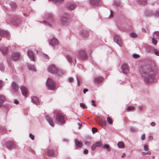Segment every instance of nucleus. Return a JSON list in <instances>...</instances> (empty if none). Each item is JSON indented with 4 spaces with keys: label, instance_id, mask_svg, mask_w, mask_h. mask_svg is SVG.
Here are the masks:
<instances>
[{
    "label": "nucleus",
    "instance_id": "nucleus-1",
    "mask_svg": "<svg viewBox=\"0 0 159 159\" xmlns=\"http://www.w3.org/2000/svg\"><path fill=\"white\" fill-rule=\"evenodd\" d=\"M139 71L142 79L146 84L151 82L155 79V75L157 71L155 65L141 66Z\"/></svg>",
    "mask_w": 159,
    "mask_h": 159
},
{
    "label": "nucleus",
    "instance_id": "nucleus-2",
    "mask_svg": "<svg viewBox=\"0 0 159 159\" xmlns=\"http://www.w3.org/2000/svg\"><path fill=\"white\" fill-rule=\"evenodd\" d=\"M45 19L47 21L44 20L43 21V23H44L46 26H51V24L54 22V17L53 14L50 13H48L46 14Z\"/></svg>",
    "mask_w": 159,
    "mask_h": 159
},
{
    "label": "nucleus",
    "instance_id": "nucleus-3",
    "mask_svg": "<svg viewBox=\"0 0 159 159\" xmlns=\"http://www.w3.org/2000/svg\"><path fill=\"white\" fill-rule=\"evenodd\" d=\"M61 23L64 25L67 26L71 23L72 20L70 16L67 14L64 15L61 18Z\"/></svg>",
    "mask_w": 159,
    "mask_h": 159
},
{
    "label": "nucleus",
    "instance_id": "nucleus-4",
    "mask_svg": "<svg viewBox=\"0 0 159 159\" xmlns=\"http://www.w3.org/2000/svg\"><path fill=\"white\" fill-rule=\"evenodd\" d=\"M20 56V54L18 52H14L12 53L11 56H9L7 57V61L9 66H10V60L16 61L17 60Z\"/></svg>",
    "mask_w": 159,
    "mask_h": 159
},
{
    "label": "nucleus",
    "instance_id": "nucleus-5",
    "mask_svg": "<svg viewBox=\"0 0 159 159\" xmlns=\"http://www.w3.org/2000/svg\"><path fill=\"white\" fill-rule=\"evenodd\" d=\"M46 84L47 87L50 90H53L55 89L56 84L51 78H49L47 79Z\"/></svg>",
    "mask_w": 159,
    "mask_h": 159
},
{
    "label": "nucleus",
    "instance_id": "nucleus-6",
    "mask_svg": "<svg viewBox=\"0 0 159 159\" xmlns=\"http://www.w3.org/2000/svg\"><path fill=\"white\" fill-rule=\"evenodd\" d=\"M55 119L57 122H59L61 124H64L65 122V120L64 117L61 114L59 113H57L55 116Z\"/></svg>",
    "mask_w": 159,
    "mask_h": 159
},
{
    "label": "nucleus",
    "instance_id": "nucleus-7",
    "mask_svg": "<svg viewBox=\"0 0 159 159\" xmlns=\"http://www.w3.org/2000/svg\"><path fill=\"white\" fill-rule=\"evenodd\" d=\"M58 68L54 64L51 65L49 66L47 68L48 72L51 73L55 75L57 70Z\"/></svg>",
    "mask_w": 159,
    "mask_h": 159
},
{
    "label": "nucleus",
    "instance_id": "nucleus-8",
    "mask_svg": "<svg viewBox=\"0 0 159 159\" xmlns=\"http://www.w3.org/2000/svg\"><path fill=\"white\" fill-rule=\"evenodd\" d=\"M114 40L120 47H122V41L119 35H115L114 37Z\"/></svg>",
    "mask_w": 159,
    "mask_h": 159
},
{
    "label": "nucleus",
    "instance_id": "nucleus-9",
    "mask_svg": "<svg viewBox=\"0 0 159 159\" xmlns=\"http://www.w3.org/2000/svg\"><path fill=\"white\" fill-rule=\"evenodd\" d=\"M6 37L7 39H8L10 37L9 34L7 31L3 30L0 29V40L2 37Z\"/></svg>",
    "mask_w": 159,
    "mask_h": 159
},
{
    "label": "nucleus",
    "instance_id": "nucleus-10",
    "mask_svg": "<svg viewBox=\"0 0 159 159\" xmlns=\"http://www.w3.org/2000/svg\"><path fill=\"white\" fill-rule=\"evenodd\" d=\"M121 69L122 72L123 74H126L129 72L128 67L126 64H122L121 66Z\"/></svg>",
    "mask_w": 159,
    "mask_h": 159
},
{
    "label": "nucleus",
    "instance_id": "nucleus-11",
    "mask_svg": "<svg viewBox=\"0 0 159 159\" xmlns=\"http://www.w3.org/2000/svg\"><path fill=\"white\" fill-rule=\"evenodd\" d=\"M80 34L82 37L84 38H87L89 36L88 32L84 30H82L80 31Z\"/></svg>",
    "mask_w": 159,
    "mask_h": 159
},
{
    "label": "nucleus",
    "instance_id": "nucleus-12",
    "mask_svg": "<svg viewBox=\"0 0 159 159\" xmlns=\"http://www.w3.org/2000/svg\"><path fill=\"white\" fill-rule=\"evenodd\" d=\"M6 147L9 149H11L15 148L16 146L15 144L12 141H9L7 142L6 143Z\"/></svg>",
    "mask_w": 159,
    "mask_h": 159
},
{
    "label": "nucleus",
    "instance_id": "nucleus-13",
    "mask_svg": "<svg viewBox=\"0 0 159 159\" xmlns=\"http://www.w3.org/2000/svg\"><path fill=\"white\" fill-rule=\"evenodd\" d=\"M102 145V143L100 141L96 142L93 144L91 147V149L92 151H94L97 147H100Z\"/></svg>",
    "mask_w": 159,
    "mask_h": 159
},
{
    "label": "nucleus",
    "instance_id": "nucleus-14",
    "mask_svg": "<svg viewBox=\"0 0 159 159\" xmlns=\"http://www.w3.org/2000/svg\"><path fill=\"white\" fill-rule=\"evenodd\" d=\"M49 44L53 46H54L55 45L58 44V41L57 39L53 38L49 40Z\"/></svg>",
    "mask_w": 159,
    "mask_h": 159
},
{
    "label": "nucleus",
    "instance_id": "nucleus-15",
    "mask_svg": "<svg viewBox=\"0 0 159 159\" xmlns=\"http://www.w3.org/2000/svg\"><path fill=\"white\" fill-rule=\"evenodd\" d=\"M11 90L13 93H16L18 90V88L16 84L14 82H13L11 84Z\"/></svg>",
    "mask_w": 159,
    "mask_h": 159
},
{
    "label": "nucleus",
    "instance_id": "nucleus-16",
    "mask_svg": "<svg viewBox=\"0 0 159 159\" xmlns=\"http://www.w3.org/2000/svg\"><path fill=\"white\" fill-rule=\"evenodd\" d=\"M65 73L66 72L65 71L58 68L57 70L56 71L55 75L57 76H61L65 74Z\"/></svg>",
    "mask_w": 159,
    "mask_h": 159
},
{
    "label": "nucleus",
    "instance_id": "nucleus-17",
    "mask_svg": "<svg viewBox=\"0 0 159 159\" xmlns=\"http://www.w3.org/2000/svg\"><path fill=\"white\" fill-rule=\"evenodd\" d=\"M21 22V20L19 18H15L14 19L12 20L11 21V23L14 26L19 25L20 23Z\"/></svg>",
    "mask_w": 159,
    "mask_h": 159
},
{
    "label": "nucleus",
    "instance_id": "nucleus-18",
    "mask_svg": "<svg viewBox=\"0 0 159 159\" xmlns=\"http://www.w3.org/2000/svg\"><path fill=\"white\" fill-rule=\"evenodd\" d=\"M77 6V4L75 3L70 4L66 6L67 9L70 11L74 10Z\"/></svg>",
    "mask_w": 159,
    "mask_h": 159
},
{
    "label": "nucleus",
    "instance_id": "nucleus-19",
    "mask_svg": "<svg viewBox=\"0 0 159 159\" xmlns=\"http://www.w3.org/2000/svg\"><path fill=\"white\" fill-rule=\"evenodd\" d=\"M20 89L23 95L24 96L25 98L26 97L27 94V89L24 86H22L20 88Z\"/></svg>",
    "mask_w": 159,
    "mask_h": 159
},
{
    "label": "nucleus",
    "instance_id": "nucleus-20",
    "mask_svg": "<svg viewBox=\"0 0 159 159\" xmlns=\"http://www.w3.org/2000/svg\"><path fill=\"white\" fill-rule=\"evenodd\" d=\"M90 4L93 6H98L100 4V0H90Z\"/></svg>",
    "mask_w": 159,
    "mask_h": 159
},
{
    "label": "nucleus",
    "instance_id": "nucleus-21",
    "mask_svg": "<svg viewBox=\"0 0 159 159\" xmlns=\"http://www.w3.org/2000/svg\"><path fill=\"white\" fill-rule=\"evenodd\" d=\"M46 119L47 121L48 122L49 124L52 127H53L54 126V124L53 120L52 119L48 116H46Z\"/></svg>",
    "mask_w": 159,
    "mask_h": 159
},
{
    "label": "nucleus",
    "instance_id": "nucleus-22",
    "mask_svg": "<svg viewBox=\"0 0 159 159\" xmlns=\"http://www.w3.org/2000/svg\"><path fill=\"white\" fill-rule=\"evenodd\" d=\"M80 57L83 59L86 58L87 57L85 52L84 50H81L79 52Z\"/></svg>",
    "mask_w": 159,
    "mask_h": 159
},
{
    "label": "nucleus",
    "instance_id": "nucleus-23",
    "mask_svg": "<svg viewBox=\"0 0 159 159\" xmlns=\"http://www.w3.org/2000/svg\"><path fill=\"white\" fill-rule=\"evenodd\" d=\"M31 101L33 103L37 105H38L39 103L38 99L36 97L32 96L31 97Z\"/></svg>",
    "mask_w": 159,
    "mask_h": 159
},
{
    "label": "nucleus",
    "instance_id": "nucleus-24",
    "mask_svg": "<svg viewBox=\"0 0 159 159\" xmlns=\"http://www.w3.org/2000/svg\"><path fill=\"white\" fill-rule=\"evenodd\" d=\"M0 50L2 53L5 55L7 53L8 48L6 46H3L0 48Z\"/></svg>",
    "mask_w": 159,
    "mask_h": 159
},
{
    "label": "nucleus",
    "instance_id": "nucleus-25",
    "mask_svg": "<svg viewBox=\"0 0 159 159\" xmlns=\"http://www.w3.org/2000/svg\"><path fill=\"white\" fill-rule=\"evenodd\" d=\"M27 66L28 69L32 71H35V68L34 65L30 64H27Z\"/></svg>",
    "mask_w": 159,
    "mask_h": 159
},
{
    "label": "nucleus",
    "instance_id": "nucleus-26",
    "mask_svg": "<svg viewBox=\"0 0 159 159\" xmlns=\"http://www.w3.org/2000/svg\"><path fill=\"white\" fill-rule=\"evenodd\" d=\"M28 55L31 60L34 61V57L33 53L31 51L28 52Z\"/></svg>",
    "mask_w": 159,
    "mask_h": 159
},
{
    "label": "nucleus",
    "instance_id": "nucleus-27",
    "mask_svg": "<svg viewBox=\"0 0 159 159\" xmlns=\"http://www.w3.org/2000/svg\"><path fill=\"white\" fill-rule=\"evenodd\" d=\"M103 80V78L101 77H96L94 78L95 82L97 83H100Z\"/></svg>",
    "mask_w": 159,
    "mask_h": 159
},
{
    "label": "nucleus",
    "instance_id": "nucleus-28",
    "mask_svg": "<svg viewBox=\"0 0 159 159\" xmlns=\"http://www.w3.org/2000/svg\"><path fill=\"white\" fill-rule=\"evenodd\" d=\"M136 2L138 4L145 5L147 4L146 0H137Z\"/></svg>",
    "mask_w": 159,
    "mask_h": 159
},
{
    "label": "nucleus",
    "instance_id": "nucleus-29",
    "mask_svg": "<svg viewBox=\"0 0 159 159\" xmlns=\"http://www.w3.org/2000/svg\"><path fill=\"white\" fill-rule=\"evenodd\" d=\"M153 37L156 39H159V31L154 32L153 33Z\"/></svg>",
    "mask_w": 159,
    "mask_h": 159
},
{
    "label": "nucleus",
    "instance_id": "nucleus-30",
    "mask_svg": "<svg viewBox=\"0 0 159 159\" xmlns=\"http://www.w3.org/2000/svg\"><path fill=\"white\" fill-rule=\"evenodd\" d=\"M153 48L151 47H147L146 49V51L148 53H152Z\"/></svg>",
    "mask_w": 159,
    "mask_h": 159
},
{
    "label": "nucleus",
    "instance_id": "nucleus-31",
    "mask_svg": "<svg viewBox=\"0 0 159 159\" xmlns=\"http://www.w3.org/2000/svg\"><path fill=\"white\" fill-rule=\"evenodd\" d=\"M117 146L119 148H123L125 147V144L123 142H120L118 143Z\"/></svg>",
    "mask_w": 159,
    "mask_h": 159
},
{
    "label": "nucleus",
    "instance_id": "nucleus-32",
    "mask_svg": "<svg viewBox=\"0 0 159 159\" xmlns=\"http://www.w3.org/2000/svg\"><path fill=\"white\" fill-rule=\"evenodd\" d=\"M75 145L79 147H82V146L83 143L77 140H75Z\"/></svg>",
    "mask_w": 159,
    "mask_h": 159
},
{
    "label": "nucleus",
    "instance_id": "nucleus-33",
    "mask_svg": "<svg viewBox=\"0 0 159 159\" xmlns=\"http://www.w3.org/2000/svg\"><path fill=\"white\" fill-rule=\"evenodd\" d=\"M66 57L69 62L71 64V62H72L73 61V57L69 55H67Z\"/></svg>",
    "mask_w": 159,
    "mask_h": 159
},
{
    "label": "nucleus",
    "instance_id": "nucleus-34",
    "mask_svg": "<svg viewBox=\"0 0 159 159\" xmlns=\"http://www.w3.org/2000/svg\"><path fill=\"white\" fill-rule=\"evenodd\" d=\"M152 52V53L155 55L157 56H159V51L157 49L153 48V49Z\"/></svg>",
    "mask_w": 159,
    "mask_h": 159
},
{
    "label": "nucleus",
    "instance_id": "nucleus-35",
    "mask_svg": "<svg viewBox=\"0 0 159 159\" xmlns=\"http://www.w3.org/2000/svg\"><path fill=\"white\" fill-rule=\"evenodd\" d=\"M10 5L11 9L13 10H15L16 9V4L13 2H11L10 3Z\"/></svg>",
    "mask_w": 159,
    "mask_h": 159
},
{
    "label": "nucleus",
    "instance_id": "nucleus-36",
    "mask_svg": "<svg viewBox=\"0 0 159 159\" xmlns=\"http://www.w3.org/2000/svg\"><path fill=\"white\" fill-rule=\"evenodd\" d=\"M130 37L136 38L138 36L137 34L134 32H131L130 34Z\"/></svg>",
    "mask_w": 159,
    "mask_h": 159
},
{
    "label": "nucleus",
    "instance_id": "nucleus-37",
    "mask_svg": "<svg viewBox=\"0 0 159 159\" xmlns=\"http://www.w3.org/2000/svg\"><path fill=\"white\" fill-rule=\"evenodd\" d=\"M5 100V98L4 96L0 95V103H2Z\"/></svg>",
    "mask_w": 159,
    "mask_h": 159
},
{
    "label": "nucleus",
    "instance_id": "nucleus-38",
    "mask_svg": "<svg viewBox=\"0 0 159 159\" xmlns=\"http://www.w3.org/2000/svg\"><path fill=\"white\" fill-rule=\"evenodd\" d=\"M103 148H106L108 152H110L111 150V148L108 145L104 144L103 146Z\"/></svg>",
    "mask_w": 159,
    "mask_h": 159
},
{
    "label": "nucleus",
    "instance_id": "nucleus-39",
    "mask_svg": "<svg viewBox=\"0 0 159 159\" xmlns=\"http://www.w3.org/2000/svg\"><path fill=\"white\" fill-rule=\"evenodd\" d=\"M46 153L49 156H52L54 155V152L52 150H48L46 152Z\"/></svg>",
    "mask_w": 159,
    "mask_h": 159
},
{
    "label": "nucleus",
    "instance_id": "nucleus-40",
    "mask_svg": "<svg viewBox=\"0 0 159 159\" xmlns=\"http://www.w3.org/2000/svg\"><path fill=\"white\" fill-rule=\"evenodd\" d=\"M4 66L3 64L2 63H0V70L1 71H4Z\"/></svg>",
    "mask_w": 159,
    "mask_h": 159
},
{
    "label": "nucleus",
    "instance_id": "nucleus-41",
    "mask_svg": "<svg viewBox=\"0 0 159 159\" xmlns=\"http://www.w3.org/2000/svg\"><path fill=\"white\" fill-rule=\"evenodd\" d=\"M107 121L110 124H112V119L109 117L107 118Z\"/></svg>",
    "mask_w": 159,
    "mask_h": 159
},
{
    "label": "nucleus",
    "instance_id": "nucleus-42",
    "mask_svg": "<svg viewBox=\"0 0 159 159\" xmlns=\"http://www.w3.org/2000/svg\"><path fill=\"white\" fill-rule=\"evenodd\" d=\"M141 154L142 155H150L151 154V152L150 151H148L146 152H142L141 153Z\"/></svg>",
    "mask_w": 159,
    "mask_h": 159
},
{
    "label": "nucleus",
    "instance_id": "nucleus-43",
    "mask_svg": "<svg viewBox=\"0 0 159 159\" xmlns=\"http://www.w3.org/2000/svg\"><path fill=\"white\" fill-rule=\"evenodd\" d=\"M6 131V129L3 127L0 126V131H1L2 133H4Z\"/></svg>",
    "mask_w": 159,
    "mask_h": 159
},
{
    "label": "nucleus",
    "instance_id": "nucleus-44",
    "mask_svg": "<svg viewBox=\"0 0 159 159\" xmlns=\"http://www.w3.org/2000/svg\"><path fill=\"white\" fill-rule=\"evenodd\" d=\"M152 43L155 45H156L157 43V41L154 38V37H153V38H152Z\"/></svg>",
    "mask_w": 159,
    "mask_h": 159
},
{
    "label": "nucleus",
    "instance_id": "nucleus-45",
    "mask_svg": "<svg viewBox=\"0 0 159 159\" xmlns=\"http://www.w3.org/2000/svg\"><path fill=\"white\" fill-rule=\"evenodd\" d=\"M134 108V107L133 106H129L127 109V111H129L133 109Z\"/></svg>",
    "mask_w": 159,
    "mask_h": 159
},
{
    "label": "nucleus",
    "instance_id": "nucleus-46",
    "mask_svg": "<svg viewBox=\"0 0 159 159\" xmlns=\"http://www.w3.org/2000/svg\"><path fill=\"white\" fill-rule=\"evenodd\" d=\"M133 57L134 58H138L139 57V55L138 54L134 53L132 54Z\"/></svg>",
    "mask_w": 159,
    "mask_h": 159
},
{
    "label": "nucleus",
    "instance_id": "nucleus-47",
    "mask_svg": "<svg viewBox=\"0 0 159 159\" xmlns=\"http://www.w3.org/2000/svg\"><path fill=\"white\" fill-rule=\"evenodd\" d=\"M97 130L98 129H97V128H96L95 127H93L92 128V131L93 133L94 134L97 131Z\"/></svg>",
    "mask_w": 159,
    "mask_h": 159
},
{
    "label": "nucleus",
    "instance_id": "nucleus-48",
    "mask_svg": "<svg viewBox=\"0 0 159 159\" xmlns=\"http://www.w3.org/2000/svg\"><path fill=\"white\" fill-rule=\"evenodd\" d=\"M154 15L156 17H159V11H156L154 12Z\"/></svg>",
    "mask_w": 159,
    "mask_h": 159
},
{
    "label": "nucleus",
    "instance_id": "nucleus-49",
    "mask_svg": "<svg viewBox=\"0 0 159 159\" xmlns=\"http://www.w3.org/2000/svg\"><path fill=\"white\" fill-rule=\"evenodd\" d=\"M91 105L93 107H96V105L94 100H92L91 101Z\"/></svg>",
    "mask_w": 159,
    "mask_h": 159
},
{
    "label": "nucleus",
    "instance_id": "nucleus-50",
    "mask_svg": "<svg viewBox=\"0 0 159 159\" xmlns=\"http://www.w3.org/2000/svg\"><path fill=\"white\" fill-rule=\"evenodd\" d=\"M114 16V12L112 10H110V15L109 18L112 17Z\"/></svg>",
    "mask_w": 159,
    "mask_h": 159
},
{
    "label": "nucleus",
    "instance_id": "nucleus-51",
    "mask_svg": "<svg viewBox=\"0 0 159 159\" xmlns=\"http://www.w3.org/2000/svg\"><path fill=\"white\" fill-rule=\"evenodd\" d=\"M29 137L32 140H34V136L32 134L30 133L29 134Z\"/></svg>",
    "mask_w": 159,
    "mask_h": 159
},
{
    "label": "nucleus",
    "instance_id": "nucleus-52",
    "mask_svg": "<svg viewBox=\"0 0 159 159\" xmlns=\"http://www.w3.org/2000/svg\"><path fill=\"white\" fill-rule=\"evenodd\" d=\"M80 106L81 107H83V108H86V105L84 103H80Z\"/></svg>",
    "mask_w": 159,
    "mask_h": 159
},
{
    "label": "nucleus",
    "instance_id": "nucleus-53",
    "mask_svg": "<svg viewBox=\"0 0 159 159\" xmlns=\"http://www.w3.org/2000/svg\"><path fill=\"white\" fill-rule=\"evenodd\" d=\"M145 136H146V135H145V134H143V135L141 137V139L142 140H143L145 139Z\"/></svg>",
    "mask_w": 159,
    "mask_h": 159
},
{
    "label": "nucleus",
    "instance_id": "nucleus-54",
    "mask_svg": "<svg viewBox=\"0 0 159 159\" xmlns=\"http://www.w3.org/2000/svg\"><path fill=\"white\" fill-rule=\"evenodd\" d=\"M43 57L47 59H49V57L46 54H43Z\"/></svg>",
    "mask_w": 159,
    "mask_h": 159
},
{
    "label": "nucleus",
    "instance_id": "nucleus-55",
    "mask_svg": "<svg viewBox=\"0 0 159 159\" xmlns=\"http://www.w3.org/2000/svg\"><path fill=\"white\" fill-rule=\"evenodd\" d=\"M138 108L139 110V111H142L143 110V107L141 106H139L138 107Z\"/></svg>",
    "mask_w": 159,
    "mask_h": 159
},
{
    "label": "nucleus",
    "instance_id": "nucleus-56",
    "mask_svg": "<svg viewBox=\"0 0 159 159\" xmlns=\"http://www.w3.org/2000/svg\"><path fill=\"white\" fill-rule=\"evenodd\" d=\"M3 82L2 81L0 80V89H1L2 87V86H3Z\"/></svg>",
    "mask_w": 159,
    "mask_h": 159
},
{
    "label": "nucleus",
    "instance_id": "nucleus-57",
    "mask_svg": "<svg viewBox=\"0 0 159 159\" xmlns=\"http://www.w3.org/2000/svg\"><path fill=\"white\" fill-rule=\"evenodd\" d=\"M73 78L72 77H70L68 79V81L70 82H73Z\"/></svg>",
    "mask_w": 159,
    "mask_h": 159
},
{
    "label": "nucleus",
    "instance_id": "nucleus-58",
    "mask_svg": "<svg viewBox=\"0 0 159 159\" xmlns=\"http://www.w3.org/2000/svg\"><path fill=\"white\" fill-rule=\"evenodd\" d=\"M114 4L115 6H118L120 4V2L119 1H117V2H116V1H114Z\"/></svg>",
    "mask_w": 159,
    "mask_h": 159
},
{
    "label": "nucleus",
    "instance_id": "nucleus-59",
    "mask_svg": "<svg viewBox=\"0 0 159 159\" xmlns=\"http://www.w3.org/2000/svg\"><path fill=\"white\" fill-rule=\"evenodd\" d=\"M88 153V150L87 149H85L84 150V153L85 154H87Z\"/></svg>",
    "mask_w": 159,
    "mask_h": 159
},
{
    "label": "nucleus",
    "instance_id": "nucleus-60",
    "mask_svg": "<svg viewBox=\"0 0 159 159\" xmlns=\"http://www.w3.org/2000/svg\"><path fill=\"white\" fill-rule=\"evenodd\" d=\"M85 144L87 146H89L90 145V143L89 142L87 141H86L85 142Z\"/></svg>",
    "mask_w": 159,
    "mask_h": 159
},
{
    "label": "nucleus",
    "instance_id": "nucleus-61",
    "mask_svg": "<svg viewBox=\"0 0 159 159\" xmlns=\"http://www.w3.org/2000/svg\"><path fill=\"white\" fill-rule=\"evenodd\" d=\"M156 125V123L154 122H152L151 124V125L153 127L155 126Z\"/></svg>",
    "mask_w": 159,
    "mask_h": 159
},
{
    "label": "nucleus",
    "instance_id": "nucleus-62",
    "mask_svg": "<svg viewBox=\"0 0 159 159\" xmlns=\"http://www.w3.org/2000/svg\"><path fill=\"white\" fill-rule=\"evenodd\" d=\"M143 149L144 150H148V148L147 145H144L143 147Z\"/></svg>",
    "mask_w": 159,
    "mask_h": 159
},
{
    "label": "nucleus",
    "instance_id": "nucleus-63",
    "mask_svg": "<svg viewBox=\"0 0 159 159\" xmlns=\"http://www.w3.org/2000/svg\"><path fill=\"white\" fill-rule=\"evenodd\" d=\"M88 90L87 89H84L83 90V93L84 94H85L86 92L87 91H88Z\"/></svg>",
    "mask_w": 159,
    "mask_h": 159
},
{
    "label": "nucleus",
    "instance_id": "nucleus-64",
    "mask_svg": "<svg viewBox=\"0 0 159 159\" xmlns=\"http://www.w3.org/2000/svg\"><path fill=\"white\" fill-rule=\"evenodd\" d=\"M19 103V101L17 100H16L14 101V103L16 104H18Z\"/></svg>",
    "mask_w": 159,
    "mask_h": 159
}]
</instances>
